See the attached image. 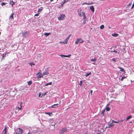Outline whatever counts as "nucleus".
I'll list each match as a JSON object with an SVG mask.
<instances>
[{"instance_id": "f257e3e1", "label": "nucleus", "mask_w": 134, "mask_h": 134, "mask_svg": "<svg viewBox=\"0 0 134 134\" xmlns=\"http://www.w3.org/2000/svg\"><path fill=\"white\" fill-rule=\"evenodd\" d=\"M78 14L79 16H82L83 17V19L84 20L86 19V17L85 16V12H83L81 10H78Z\"/></svg>"}, {"instance_id": "f03ea898", "label": "nucleus", "mask_w": 134, "mask_h": 134, "mask_svg": "<svg viewBox=\"0 0 134 134\" xmlns=\"http://www.w3.org/2000/svg\"><path fill=\"white\" fill-rule=\"evenodd\" d=\"M29 31H22V35L25 38H27L29 34Z\"/></svg>"}, {"instance_id": "7ed1b4c3", "label": "nucleus", "mask_w": 134, "mask_h": 134, "mask_svg": "<svg viewBox=\"0 0 134 134\" xmlns=\"http://www.w3.org/2000/svg\"><path fill=\"white\" fill-rule=\"evenodd\" d=\"M66 18L65 15L64 14H62L60 15V16L58 18V19L60 20H64Z\"/></svg>"}, {"instance_id": "20e7f679", "label": "nucleus", "mask_w": 134, "mask_h": 134, "mask_svg": "<svg viewBox=\"0 0 134 134\" xmlns=\"http://www.w3.org/2000/svg\"><path fill=\"white\" fill-rule=\"evenodd\" d=\"M9 53V52H4L2 55V59L1 60H4L5 57L8 56V54Z\"/></svg>"}, {"instance_id": "39448f33", "label": "nucleus", "mask_w": 134, "mask_h": 134, "mask_svg": "<svg viewBox=\"0 0 134 134\" xmlns=\"http://www.w3.org/2000/svg\"><path fill=\"white\" fill-rule=\"evenodd\" d=\"M83 42V41L82 38H77L76 41L75 42V44H77L78 43H82Z\"/></svg>"}, {"instance_id": "423d86ee", "label": "nucleus", "mask_w": 134, "mask_h": 134, "mask_svg": "<svg viewBox=\"0 0 134 134\" xmlns=\"http://www.w3.org/2000/svg\"><path fill=\"white\" fill-rule=\"evenodd\" d=\"M60 130L61 132L60 134H64V133L67 131V129L66 127L65 128H62Z\"/></svg>"}, {"instance_id": "0eeeda50", "label": "nucleus", "mask_w": 134, "mask_h": 134, "mask_svg": "<svg viewBox=\"0 0 134 134\" xmlns=\"http://www.w3.org/2000/svg\"><path fill=\"white\" fill-rule=\"evenodd\" d=\"M48 68H47V69L46 68L45 69L44 71L43 72V75H48V74H49V73L48 72V70H47V69Z\"/></svg>"}, {"instance_id": "6e6552de", "label": "nucleus", "mask_w": 134, "mask_h": 134, "mask_svg": "<svg viewBox=\"0 0 134 134\" xmlns=\"http://www.w3.org/2000/svg\"><path fill=\"white\" fill-rule=\"evenodd\" d=\"M23 132V130L21 128H19L18 129V132L16 133H19L22 134Z\"/></svg>"}, {"instance_id": "1a4fd4ad", "label": "nucleus", "mask_w": 134, "mask_h": 134, "mask_svg": "<svg viewBox=\"0 0 134 134\" xmlns=\"http://www.w3.org/2000/svg\"><path fill=\"white\" fill-rule=\"evenodd\" d=\"M124 120H119L117 121H115L114 120H112V121L111 122L112 123H118L120 122H121L124 121Z\"/></svg>"}, {"instance_id": "9d476101", "label": "nucleus", "mask_w": 134, "mask_h": 134, "mask_svg": "<svg viewBox=\"0 0 134 134\" xmlns=\"http://www.w3.org/2000/svg\"><path fill=\"white\" fill-rule=\"evenodd\" d=\"M9 3L13 7V5L15 4V2H13L12 0L10 1Z\"/></svg>"}, {"instance_id": "9b49d317", "label": "nucleus", "mask_w": 134, "mask_h": 134, "mask_svg": "<svg viewBox=\"0 0 134 134\" xmlns=\"http://www.w3.org/2000/svg\"><path fill=\"white\" fill-rule=\"evenodd\" d=\"M59 43H62L66 44L67 43V37L65 38V40L64 41H60Z\"/></svg>"}, {"instance_id": "f8f14e48", "label": "nucleus", "mask_w": 134, "mask_h": 134, "mask_svg": "<svg viewBox=\"0 0 134 134\" xmlns=\"http://www.w3.org/2000/svg\"><path fill=\"white\" fill-rule=\"evenodd\" d=\"M43 9V8L42 7H40L38 9L37 12L38 13H40V12H41L42 11Z\"/></svg>"}, {"instance_id": "ddd939ff", "label": "nucleus", "mask_w": 134, "mask_h": 134, "mask_svg": "<svg viewBox=\"0 0 134 134\" xmlns=\"http://www.w3.org/2000/svg\"><path fill=\"white\" fill-rule=\"evenodd\" d=\"M59 105L58 104H54V105H52L51 107L52 108H55L58 106V105Z\"/></svg>"}, {"instance_id": "4468645a", "label": "nucleus", "mask_w": 134, "mask_h": 134, "mask_svg": "<svg viewBox=\"0 0 134 134\" xmlns=\"http://www.w3.org/2000/svg\"><path fill=\"white\" fill-rule=\"evenodd\" d=\"M51 34V32H45L44 34V35L45 36V37H47Z\"/></svg>"}, {"instance_id": "2eb2a0df", "label": "nucleus", "mask_w": 134, "mask_h": 134, "mask_svg": "<svg viewBox=\"0 0 134 134\" xmlns=\"http://www.w3.org/2000/svg\"><path fill=\"white\" fill-rule=\"evenodd\" d=\"M52 82H50L48 83H47L46 84L44 85L43 86L44 87L45 86H47L48 85H52Z\"/></svg>"}, {"instance_id": "dca6fc26", "label": "nucleus", "mask_w": 134, "mask_h": 134, "mask_svg": "<svg viewBox=\"0 0 134 134\" xmlns=\"http://www.w3.org/2000/svg\"><path fill=\"white\" fill-rule=\"evenodd\" d=\"M118 68L119 69H120V71H121L123 72H125V71L124 70V69L121 67H118Z\"/></svg>"}, {"instance_id": "f3484780", "label": "nucleus", "mask_w": 134, "mask_h": 134, "mask_svg": "<svg viewBox=\"0 0 134 134\" xmlns=\"http://www.w3.org/2000/svg\"><path fill=\"white\" fill-rule=\"evenodd\" d=\"M43 76V74H42L41 73L38 76H37V78L38 79H39L42 77Z\"/></svg>"}, {"instance_id": "a211bd4d", "label": "nucleus", "mask_w": 134, "mask_h": 134, "mask_svg": "<svg viewBox=\"0 0 134 134\" xmlns=\"http://www.w3.org/2000/svg\"><path fill=\"white\" fill-rule=\"evenodd\" d=\"M28 85L29 86H30L32 84V82L31 80H30L27 82Z\"/></svg>"}, {"instance_id": "6ab92c4d", "label": "nucleus", "mask_w": 134, "mask_h": 134, "mask_svg": "<svg viewBox=\"0 0 134 134\" xmlns=\"http://www.w3.org/2000/svg\"><path fill=\"white\" fill-rule=\"evenodd\" d=\"M90 9L93 12L94 11V8L93 6H91L90 7Z\"/></svg>"}, {"instance_id": "aec40b11", "label": "nucleus", "mask_w": 134, "mask_h": 134, "mask_svg": "<svg viewBox=\"0 0 134 134\" xmlns=\"http://www.w3.org/2000/svg\"><path fill=\"white\" fill-rule=\"evenodd\" d=\"M45 114L48 115L49 116H51V115H52L53 114L52 112H46L45 113Z\"/></svg>"}, {"instance_id": "412c9836", "label": "nucleus", "mask_w": 134, "mask_h": 134, "mask_svg": "<svg viewBox=\"0 0 134 134\" xmlns=\"http://www.w3.org/2000/svg\"><path fill=\"white\" fill-rule=\"evenodd\" d=\"M14 15V13H12L9 16V18L12 19L13 18V15Z\"/></svg>"}, {"instance_id": "4be33fe9", "label": "nucleus", "mask_w": 134, "mask_h": 134, "mask_svg": "<svg viewBox=\"0 0 134 134\" xmlns=\"http://www.w3.org/2000/svg\"><path fill=\"white\" fill-rule=\"evenodd\" d=\"M118 34H115V33H114L113 34H112V36L114 37H117L118 36Z\"/></svg>"}, {"instance_id": "5701e85b", "label": "nucleus", "mask_w": 134, "mask_h": 134, "mask_svg": "<svg viewBox=\"0 0 134 134\" xmlns=\"http://www.w3.org/2000/svg\"><path fill=\"white\" fill-rule=\"evenodd\" d=\"M132 117V116L131 115H130L128 116L126 118V121L128 120L129 119L131 118Z\"/></svg>"}, {"instance_id": "b1692460", "label": "nucleus", "mask_w": 134, "mask_h": 134, "mask_svg": "<svg viewBox=\"0 0 134 134\" xmlns=\"http://www.w3.org/2000/svg\"><path fill=\"white\" fill-rule=\"evenodd\" d=\"M7 4V3L4 2H2L1 4V5L3 7V6L5 5L6 4Z\"/></svg>"}, {"instance_id": "393cba45", "label": "nucleus", "mask_w": 134, "mask_h": 134, "mask_svg": "<svg viewBox=\"0 0 134 134\" xmlns=\"http://www.w3.org/2000/svg\"><path fill=\"white\" fill-rule=\"evenodd\" d=\"M25 89V88L24 87L21 86L19 89V91H21V90H24Z\"/></svg>"}, {"instance_id": "a878e982", "label": "nucleus", "mask_w": 134, "mask_h": 134, "mask_svg": "<svg viewBox=\"0 0 134 134\" xmlns=\"http://www.w3.org/2000/svg\"><path fill=\"white\" fill-rule=\"evenodd\" d=\"M47 92H46L42 94V95L41 97H43V96H44L46 95L47 94Z\"/></svg>"}, {"instance_id": "bb28decb", "label": "nucleus", "mask_w": 134, "mask_h": 134, "mask_svg": "<svg viewBox=\"0 0 134 134\" xmlns=\"http://www.w3.org/2000/svg\"><path fill=\"white\" fill-rule=\"evenodd\" d=\"M3 132L7 133V127H5L4 129L3 130Z\"/></svg>"}, {"instance_id": "cd10ccee", "label": "nucleus", "mask_w": 134, "mask_h": 134, "mask_svg": "<svg viewBox=\"0 0 134 134\" xmlns=\"http://www.w3.org/2000/svg\"><path fill=\"white\" fill-rule=\"evenodd\" d=\"M59 56L63 58V57H67V55H59Z\"/></svg>"}, {"instance_id": "c85d7f7f", "label": "nucleus", "mask_w": 134, "mask_h": 134, "mask_svg": "<svg viewBox=\"0 0 134 134\" xmlns=\"http://www.w3.org/2000/svg\"><path fill=\"white\" fill-rule=\"evenodd\" d=\"M29 64L31 66H32L33 65H35V64L32 62H30L29 63Z\"/></svg>"}, {"instance_id": "c756f323", "label": "nucleus", "mask_w": 134, "mask_h": 134, "mask_svg": "<svg viewBox=\"0 0 134 134\" xmlns=\"http://www.w3.org/2000/svg\"><path fill=\"white\" fill-rule=\"evenodd\" d=\"M16 108H17L18 110H21L23 109V107H18Z\"/></svg>"}, {"instance_id": "7c9ffc66", "label": "nucleus", "mask_w": 134, "mask_h": 134, "mask_svg": "<svg viewBox=\"0 0 134 134\" xmlns=\"http://www.w3.org/2000/svg\"><path fill=\"white\" fill-rule=\"evenodd\" d=\"M97 60V59L96 58H95L94 59H91V62H95Z\"/></svg>"}, {"instance_id": "2f4dec72", "label": "nucleus", "mask_w": 134, "mask_h": 134, "mask_svg": "<svg viewBox=\"0 0 134 134\" xmlns=\"http://www.w3.org/2000/svg\"><path fill=\"white\" fill-rule=\"evenodd\" d=\"M91 74V72H90L89 73H87L85 75V76L86 77H87L88 76H89V75H90Z\"/></svg>"}, {"instance_id": "473e14b6", "label": "nucleus", "mask_w": 134, "mask_h": 134, "mask_svg": "<svg viewBox=\"0 0 134 134\" xmlns=\"http://www.w3.org/2000/svg\"><path fill=\"white\" fill-rule=\"evenodd\" d=\"M105 111V109H104V110H103L101 112V114L103 115H104V114Z\"/></svg>"}, {"instance_id": "72a5a7b5", "label": "nucleus", "mask_w": 134, "mask_h": 134, "mask_svg": "<svg viewBox=\"0 0 134 134\" xmlns=\"http://www.w3.org/2000/svg\"><path fill=\"white\" fill-rule=\"evenodd\" d=\"M105 109L107 111H108L110 110V109L109 107H107L105 108Z\"/></svg>"}, {"instance_id": "f704fd0d", "label": "nucleus", "mask_w": 134, "mask_h": 134, "mask_svg": "<svg viewBox=\"0 0 134 134\" xmlns=\"http://www.w3.org/2000/svg\"><path fill=\"white\" fill-rule=\"evenodd\" d=\"M67 2V0H64L62 2V4L64 5V4L65 3Z\"/></svg>"}, {"instance_id": "c9c22d12", "label": "nucleus", "mask_w": 134, "mask_h": 134, "mask_svg": "<svg viewBox=\"0 0 134 134\" xmlns=\"http://www.w3.org/2000/svg\"><path fill=\"white\" fill-rule=\"evenodd\" d=\"M104 28V26L103 25H101L100 27V29H103Z\"/></svg>"}, {"instance_id": "e433bc0d", "label": "nucleus", "mask_w": 134, "mask_h": 134, "mask_svg": "<svg viewBox=\"0 0 134 134\" xmlns=\"http://www.w3.org/2000/svg\"><path fill=\"white\" fill-rule=\"evenodd\" d=\"M63 6V4H61L60 5H59V6H58V8H62V7Z\"/></svg>"}, {"instance_id": "4c0bfd02", "label": "nucleus", "mask_w": 134, "mask_h": 134, "mask_svg": "<svg viewBox=\"0 0 134 134\" xmlns=\"http://www.w3.org/2000/svg\"><path fill=\"white\" fill-rule=\"evenodd\" d=\"M19 110L17 109V108H16V110H15V112L16 113H18V112Z\"/></svg>"}, {"instance_id": "58836bf2", "label": "nucleus", "mask_w": 134, "mask_h": 134, "mask_svg": "<svg viewBox=\"0 0 134 134\" xmlns=\"http://www.w3.org/2000/svg\"><path fill=\"white\" fill-rule=\"evenodd\" d=\"M40 14V13H38L35 14V16H39V14Z\"/></svg>"}, {"instance_id": "ea45409f", "label": "nucleus", "mask_w": 134, "mask_h": 134, "mask_svg": "<svg viewBox=\"0 0 134 134\" xmlns=\"http://www.w3.org/2000/svg\"><path fill=\"white\" fill-rule=\"evenodd\" d=\"M79 85L80 86H81L82 85V81H80V83L79 84Z\"/></svg>"}, {"instance_id": "a19ab883", "label": "nucleus", "mask_w": 134, "mask_h": 134, "mask_svg": "<svg viewBox=\"0 0 134 134\" xmlns=\"http://www.w3.org/2000/svg\"><path fill=\"white\" fill-rule=\"evenodd\" d=\"M92 4V3H84L83 4H87V5H91V4Z\"/></svg>"}, {"instance_id": "79ce46f5", "label": "nucleus", "mask_w": 134, "mask_h": 134, "mask_svg": "<svg viewBox=\"0 0 134 134\" xmlns=\"http://www.w3.org/2000/svg\"><path fill=\"white\" fill-rule=\"evenodd\" d=\"M109 127H112L113 126V125L111 124H109Z\"/></svg>"}, {"instance_id": "37998d69", "label": "nucleus", "mask_w": 134, "mask_h": 134, "mask_svg": "<svg viewBox=\"0 0 134 134\" xmlns=\"http://www.w3.org/2000/svg\"><path fill=\"white\" fill-rule=\"evenodd\" d=\"M134 1H133V4H132V6L131 7V9H133L134 8Z\"/></svg>"}, {"instance_id": "c03bdc74", "label": "nucleus", "mask_w": 134, "mask_h": 134, "mask_svg": "<svg viewBox=\"0 0 134 134\" xmlns=\"http://www.w3.org/2000/svg\"><path fill=\"white\" fill-rule=\"evenodd\" d=\"M23 104V103L22 102H21L20 103V107H23V106L22 105V104Z\"/></svg>"}, {"instance_id": "a18cd8bd", "label": "nucleus", "mask_w": 134, "mask_h": 134, "mask_svg": "<svg viewBox=\"0 0 134 134\" xmlns=\"http://www.w3.org/2000/svg\"><path fill=\"white\" fill-rule=\"evenodd\" d=\"M126 78V77H122V78H121V81H123V79L125 78Z\"/></svg>"}, {"instance_id": "49530a36", "label": "nucleus", "mask_w": 134, "mask_h": 134, "mask_svg": "<svg viewBox=\"0 0 134 134\" xmlns=\"http://www.w3.org/2000/svg\"><path fill=\"white\" fill-rule=\"evenodd\" d=\"M131 4H131V3H129L128 4V6H131Z\"/></svg>"}, {"instance_id": "de8ad7c7", "label": "nucleus", "mask_w": 134, "mask_h": 134, "mask_svg": "<svg viewBox=\"0 0 134 134\" xmlns=\"http://www.w3.org/2000/svg\"><path fill=\"white\" fill-rule=\"evenodd\" d=\"M112 61L113 62H115L116 61V60L114 58H113L112 59Z\"/></svg>"}, {"instance_id": "09e8293b", "label": "nucleus", "mask_w": 134, "mask_h": 134, "mask_svg": "<svg viewBox=\"0 0 134 134\" xmlns=\"http://www.w3.org/2000/svg\"><path fill=\"white\" fill-rule=\"evenodd\" d=\"M71 34H70L68 36V40L69 39V37H70V36H71Z\"/></svg>"}, {"instance_id": "8fccbe9b", "label": "nucleus", "mask_w": 134, "mask_h": 134, "mask_svg": "<svg viewBox=\"0 0 134 134\" xmlns=\"http://www.w3.org/2000/svg\"><path fill=\"white\" fill-rule=\"evenodd\" d=\"M41 73H40V72H37V74H36V75H38L39 74H41Z\"/></svg>"}, {"instance_id": "3c124183", "label": "nucleus", "mask_w": 134, "mask_h": 134, "mask_svg": "<svg viewBox=\"0 0 134 134\" xmlns=\"http://www.w3.org/2000/svg\"><path fill=\"white\" fill-rule=\"evenodd\" d=\"M41 92L39 93V94H38V97H41Z\"/></svg>"}, {"instance_id": "603ef678", "label": "nucleus", "mask_w": 134, "mask_h": 134, "mask_svg": "<svg viewBox=\"0 0 134 134\" xmlns=\"http://www.w3.org/2000/svg\"><path fill=\"white\" fill-rule=\"evenodd\" d=\"M2 134H7V133L3 132H2Z\"/></svg>"}, {"instance_id": "864d4df0", "label": "nucleus", "mask_w": 134, "mask_h": 134, "mask_svg": "<svg viewBox=\"0 0 134 134\" xmlns=\"http://www.w3.org/2000/svg\"><path fill=\"white\" fill-rule=\"evenodd\" d=\"M71 55L69 54L68 55V57H70L71 56Z\"/></svg>"}, {"instance_id": "5fc2aeb1", "label": "nucleus", "mask_w": 134, "mask_h": 134, "mask_svg": "<svg viewBox=\"0 0 134 134\" xmlns=\"http://www.w3.org/2000/svg\"><path fill=\"white\" fill-rule=\"evenodd\" d=\"M113 52L115 53H117V51H116V50H114V51H113Z\"/></svg>"}, {"instance_id": "6e6d98bb", "label": "nucleus", "mask_w": 134, "mask_h": 134, "mask_svg": "<svg viewBox=\"0 0 134 134\" xmlns=\"http://www.w3.org/2000/svg\"><path fill=\"white\" fill-rule=\"evenodd\" d=\"M92 92H93V91L92 90H91L90 91V93H91V94H92Z\"/></svg>"}, {"instance_id": "4d7b16f0", "label": "nucleus", "mask_w": 134, "mask_h": 134, "mask_svg": "<svg viewBox=\"0 0 134 134\" xmlns=\"http://www.w3.org/2000/svg\"><path fill=\"white\" fill-rule=\"evenodd\" d=\"M52 126H54V127H55V125H54H54H52Z\"/></svg>"}, {"instance_id": "13d9d810", "label": "nucleus", "mask_w": 134, "mask_h": 134, "mask_svg": "<svg viewBox=\"0 0 134 134\" xmlns=\"http://www.w3.org/2000/svg\"><path fill=\"white\" fill-rule=\"evenodd\" d=\"M16 134H21L19 133H16Z\"/></svg>"}, {"instance_id": "bf43d9fd", "label": "nucleus", "mask_w": 134, "mask_h": 134, "mask_svg": "<svg viewBox=\"0 0 134 134\" xmlns=\"http://www.w3.org/2000/svg\"><path fill=\"white\" fill-rule=\"evenodd\" d=\"M113 52V51H111V53H112Z\"/></svg>"}, {"instance_id": "052dcab7", "label": "nucleus", "mask_w": 134, "mask_h": 134, "mask_svg": "<svg viewBox=\"0 0 134 134\" xmlns=\"http://www.w3.org/2000/svg\"><path fill=\"white\" fill-rule=\"evenodd\" d=\"M2 1V0H0V3L1 2V1Z\"/></svg>"}, {"instance_id": "680f3d73", "label": "nucleus", "mask_w": 134, "mask_h": 134, "mask_svg": "<svg viewBox=\"0 0 134 134\" xmlns=\"http://www.w3.org/2000/svg\"><path fill=\"white\" fill-rule=\"evenodd\" d=\"M19 69H18V71H19Z\"/></svg>"}, {"instance_id": "e2e57ef3", "label": "nucleus", "mask_w": 134, "mask_h": 134, "mask_svg": "<svg viewBox=\"0 0 134 134\" xmlns=\"http://www.w3.org/2000/svg\"><path fill=\"white\" fill-rule=\"evenodd\" d=\"M85 23V22L84 23V24Z\"/></svg>"}, {"instance_id": "0e129e2a", "label": "nucleus", "mask_w": 134, "mask_h": 134, "mask_svg": "<svg viewBox=\"0 0 134 134\" xmlns=\"http://www.w3.org/2000/svg\"><path fill=\"white\" fill-rule=\"evenodd\" d=\"M93 64H95V63H93Z\"/></svg>"}, {"instance_id": "69168bd1", "label": "nucleus", "mask_w": 134, "mask_h": 134, "mask_svg": "<svg viewBox=\"0 0 134 134\" xmlns=\"http://www.w3.org/2000/svg\"><path fill=\"white\" fill-rule=\"evenodd\" d=\"M130 122V123H131V122Z\"/></svg>"}, {"instance_id": "338daca9", "label": "nucleus", "mask_w": 134, "mask_h": 134, "mask_svg": "<svg viewBox=\"0 0 134 134\" xmlns=\"http://www.w3.org/2000/svg\"><path fill=\"white\" fill-rule=\"evenodd\" d=\"M85 134H86V133H85Z\"/></svg>"}]
</instances>
